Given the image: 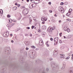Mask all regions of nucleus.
Returning <instances> with one entry per match:
<instances>
[{
    "mask_svg": "<svg viewBox=\"0 0 73 73\" xmlns=\"http://www.w3.org/2000/svg\"><path fill=\"white\" fill-rule=\"evenodd\" d=\"M9 50V48L7 47L5 48V52L7 54H9V53H10V51Z\"/></svg>",
    "mask_w": 73,
    "mask_h": 73,
    "instance_id": "1",
    "label": "nucleus"
},
{
    "mask_svg": "<svg viewBox=\"0 0 73 73\" xmlns=\"http://www.w3.org/2000/svg\"><path fill=\"white\" fill-rule=\"evenodd\" d=\"M55 29V27L51 28L50 29H49V28L48 29V31L50 34H52V30H54Z\"/></svg>",
    "mask_w": 73,
    "mask_h": 73,
    "instance_id": "2",
    "label": "nucleus"
},
{
    "mask_svg": "<svg viewBox=\"0 0 73 73\" xmlns=\"http://www.w3.org/2000/svg\"><path fill=\"white\" fill-rule=\"evenodd\" d=\"M54 41H55V43L54 44V45H56L57 44L58 41V37H56L54 39Z\"/></svg>",
    "mask_w": 73,
    "mask_h": 73,
    "instance_id": "3",
    "label": "nucleus"
},
{
    "mask_svg": "<svg viewBox=\"0 0 73 73\" xmlns=\"http://www.w3.org/2000/svg\"><path fill=\"white\" fill-rule=\"evenodd\" d=\"M28 11L27 9H23V13L24 15H26L27 14H28Z\"/></svg>",
    "mask_w": 73,
    "mask_h": 73,
    "instance_id": "4",
    "label": "nucleus"
},
{
    "mask_svg": "<svg viewBox=\"0 0 73 73\" xmlns=\"http://www.w3.org/2000/svg\"><path fill=\"white\" fill-rule=\"evenodd\" d=\"M4 37H8L9 36V32L7 31H6L3 35Z\"/></svg>",
    "mask_w": 73,
    "mask_h": 73,
    "instance_id": "5",
    "label": "nucleus"
},
{
    "mask_svg": "<svg viewBox=\"0 0 73 73\" xmlns=\"http://www.w3.org/2000/svg\"><path fill=\"white\" fill-rule=\"evenodd\" d=\"M51 66L52 67H53L54 68H57V65L55 63H53V62H51Z\"/></svg>",
    "mask_w": 73,
    "mask_h": 73,
    "instance_id": "6",
    "label": "nucleus"
},
{
    "mask_svg": "<svg viewBox=\"0 0 73 73\" xmlns=\"http://www.w3.org/2000/svg\"><path fill=\"white\" fill-rule=\"evenodd\" d=\"M39 44L40 46H42L43 45V41L42 39L40 40L39 41Z\"/></svg>",
    "mask_w": 73,
    "mask_h": 73,
    "instance_id": "7",
    "label": "nucleus"
},
{
    "mask_svg": "<svg viewBox=\"0 0 73 73\" xmlns=\"http://www.w3.org/2000/svg\"><path fill=\"white\" fill-rule=\"evenodd\" d=\"M41 20L42 21H46L47 20V19L45 17H42L41 18Z\"/></svg>",
    "mask_w": 73,
    "mask_h": 73,
    "instance_id": "8",
    "label": "nucleus"
},
{
    "mask_svg": "<svg viewBox=\"0 0 73 73\" xmlns=\"http://www.w3.org/2000/svg\"><path fill=\"white\" fill-rule=\"evenodd\" d=\"M58 53V51L57 50H54V54H53V56L54 55H57Z\"/></svg>",
    "mask_w": 73,
    "mask_h": 73,
    "instance_id": "9",
    "label": "nucleus"
},
{
    "mask_svg": "<svg viewBox=\"0 0 73 73\" xmlns=\"http://www.w3.org/2000/svg\"><path fill=\"white\" fill-rule=\"evenodd\" d=\"M32 3H30L29 5V8H33V7L32 6Z\"/></svg>",
    "mask_w": 73,
    "mask_h": 73,
    "instance_id": "10",
    "label": "nucleus"
},
{
    "mask_svg": "<svg viewBox=\"0 0 73 73\" xmlns=\"http://www.w3.org/2000/svg\"><path fill=\"white\" fill-rule=\"evenodd\" d=\"M62 9H63V10H64V9L62 7H60L58 8V10L59 11H60V12L61 11V10H62Z\"/></svg>",
    "mask_w": 73,
    "mask_h": 73,
    "instance_id": "11",
    "label": "nucleus"
},
{
    "mask_svg": "<svg viewBox=\"0 0 73 73\" xmlns=\"http://www.w3.org/2000/svg\"><path fill=\"white\" fill-rule=\"evenodd\" d=\"M32 7H36V3H32Z\"/></svg>",
    "mask_w": 73,
    "mask_h": 73,
    "instance_id": "12",
    "label": "nucleus"
},
{
    "mask_svg": "<svg viewBox=\"0 0 73 73\" xmlns=\"http://www.w3.org/2000/svg\"><path fill=\"white\" fill-rule=\"evenodd\" d=\"M72 9H70L69 10V11H68L69 14V15H71V12H72Z\"/></svg>",
    "mask_w": 73,
    "mask_h": 73,
    "instance_id": "13",
    "label": "nucleus"
},
{
    "mask_svg": "<svg viewBox=\"0 0 73 73\" xmlns=\"http://www.w3.org/2000/svg\"><path fill=\"white\" fill-rule=\"evenodd\" d=\"M36 2L35 3V4H38L39 3V1H40V0H35Z\"/></svg>",
    "mask_w": 73,
    "mask_h": 73,
    "instance_id": "14",
    "label": "nucleus"
},
{
    "mask_svg": "<svg viewBox=\"0 0 73 73\" xmlns=\"http://www.w3.org/2000/svg\"><path fill=\"white\" fill-rule=\"evenodd\" d=\"M9 23H11L12 22V19H9Z\"/></svg>",
    "mask_w": 73,
    "mask_h": 73,
    "instance_id": "15",
    "label": "nucleus"
},
{
    "mask_svg": "<svg viewBox=\"0 0 73 73\" xmlns=\"http://www.w3.org/2000/svg\"><path fill=\"white\" fill-rule=\"evenodd\" d=\"M66 31H67L68 33L70 31V30H69V29L68 28V29H67Z\"/></svg>",
    "mask_w": 73,
    "mask_h": 73,
    "instance_id": "16",
    "label": "nucleus"
},
{
    "mask_svg": "<svg viewBox=\"0 0 73 73\" xmlns=\"http://www.w3.org/2000/svg\"><path fill=\"white\" fill-rule=\"evenodd\" d=\"M61 13H63L64 12V9H62V10H60V11Z\"/></svg>",
    "mask_w": 73,
    "mask_h": 73,
    "instance_id": "17",
    "label": "nucleus"
},
{
    "mask_svg": "<svg viewBox=\"0 0 73 73\" xmlns=\"http://www.w3.org/2000/svg\"><path fill=\"white\" fill-rule=\"evenodd\" d=\"M13 10H16V9H17V7H14L13 8Z\"/></svg>",
    "mask_w": 73,
    "mask_h": 73,
    "instance_id": "18",
    "label": "nucleus"
},
{
    "mask_svg": "<svg viewBox=\"0 0 73 73\" xmlns=\"http://www.w3.org/2000/svg\"><path fill=\"white\" fill-rule=\"evenodd\" d=\"M0 13H1V14L3 13V10L1 9L0 10Z\"/></svg>",
    "mask_w": 73,
    "mask_h": 73,
    "instance_id": "19",
    "label": "nucleus"
},
{
    "mask_svg": "<svg viewBox=\"0 0 73 73\" xmlns=\"http://www.w3.org/2000/svg\"><path fill=\"white\" fill-rule=\"evenodd\" d=\"M15 25V23H12V24H10V27H13V25Z\"/></svg>",
    "mask_w": 73,
    "mask_h": 73,
    "instance_id": "20",
    "label": "nucleus"
},
{
    "mask_svg": "<svg viewBox=\"0 0 73 73\" xmlns=\"http://www.w3.org/2000/svg\"><path fill=\"white\" fill-rule=\"evenodd\" d=\"M31 48H33L34 49H35V48H36V47L34 46H31Z\"/></svg>",
    "mask_w": 73,
    "mask_h": 73,
    "instance_id": "21",
    "label": "nucleus"
},
{
    "mask_svg": "<svg viewBox=\"0 0 73 73\" xmlns=\"http://www.w3.org/2000/svg\"><path fill=\"white\" fill-rule=\"evenodd\" d=\"M66 16H69V15H69V13L68 12V13H67L66 14Z\"/></svg>",
    "mask_w": 73,
    "mask_h": 73,
    "instance_id": "22",
    "label": "nucleus"
},
{
    "mask_svg": "<svg viewBox=\"0 0 73 73\" xmlns=\"http://www.w3.org/2000/svg\"><path fill=\"white\" fill-rule=\"evenodd\" d=\"M66 28H67V27H64V29L65 30V31H66V30L67 29Z\"/></svg>",
    "mask_w": 73,
    "mask_h": 73,
    "instance_id": "23",
    "label": "nucleus"
},
{
    "mask_svg": "<svg viewBox=\"0 0 73 73\" xmlns=\"http://www.w3.org/2000/svg\"><path fill=\"white\" fill-rule=\"evenodd\" d=\"M7 17H11V15H7Z\"/></svg>",
    "mask_w": 73,
    "mask_h": 73,
    "instance_id": "24",
    "label": "nucleus"
},
{
    "mask_svg": "<svg viewBox=\"0 0 73 73\" xmlns=\"http://www.w3.org/2000/svg\"><path fill=\"white\" fill-rule=\"evenodd\" d=\"M69 58H70V57L68 56V57H67V58H66V60H68V59H69Z\"/></svg>",
    "mask_w": 73,
    "mask_h": 73,
    "instance_id": "25",
    "label": "nucleus"
},
{
    "mask_svg": "<svg viewBox=\"0 0 73 73\" xmlns=\"http://www.w3.org/2000/svg\"><path fill=\"white\" fill-rule=\"evenodd\" d=\"M59 43H60V44L62 43V41L61 40H59Z\"/></svg>",
    "mask_w": 73,
    "mask_h": 73,
    "instance_id": "26",
    "label": "nucleus"
},
{
    "mask_svg": "<svg viewBox=\"0 0 73 73\" xmlns=\"http://www.w3.org/2000/svg\"><path fill=\"white\" fill-rule=\"evenodd\" d=\"M35 28V26H32L31 27V28L32 29H33Z\"/></svg>",
    "mask_w": 73,
    "mask_h": 73,
    "instance_id": "27",
    "label": "nucleus"
},
{
    "mask_svg": "<svg viewBox=\"0 0 73 73\" xmlns=\"http://www.w3.org/2000/svg\"><path fill=\"white\" fill-rule=\"evenodd\" d=\"M62 35V33H60L59 34L60 36V37H61V36H62V35Z\"/></svg>",
    "mask_w": 73,
    "mask_h": 73,
    "instance_id": "28",
    "label": "nucleus"
},
{
    "mask_svg": "<svg viewBox=\"0 0 73 73\" xmlns=\"http://www.w3.org/2000/svg\"><path fill=\"white\" fill-rule=\"evenodd\" d=\"M60 5H64V3L63 2H61L60 3Z\"/></svg>",
    "mask_w": 73,
    "mask_h": 73,
    "instance_id": "29",
    "label": "nucleus"
},
{
    "mask_svg": "<svg viewBox=\"0 0 73 73\" xmlns=\"http://www.w3.org/2000/svg\"><path fill=\"white\" fill-rule=\"evenodd\" d=\"M44 29H46V27L45 26H44Z\"/></svg>",
    "mask_w": 73,
    "mask_h": 73,
    "instance_id": "30",
    "label": "nucleus"
},
{
    "mask_svg": "<svg viewBox=\"0 0 73 73\" xmlns=\"http://www.w3.org/2000/svg\"><path fill=\"white\" fill-rule=\"evenodd\" d=\"M29 50V48L28 47H26V50Z\"/></svg>",
    "mask_w": 73,
    "mask_h": 73,
    "instance_id": "31",
    "label": "nucleus"
},
{
    "mask_svg": "<svg viewBox=\"0 0 73 73\" xmlns=\"http://www.w3.org/2000/svg\"><path fill=\"white\" fill-rule=\"evenodd\" d=\"M68 3H67V2H65V3H64V4L65 5H68Z\"/></svg>",
    "mask_w": 73,
    "mask_h": 73,
    "instance_id": "32",
    "label": "nucleus"
},
{
    "mask_svg": "<svg viewBox=\"0 0 73 73\" xmlns=\"http://www.w3.org/2000/svg\"><path fill=\"white\" fill-rule=\"evenodd\" d=\"M67 21H71V19H67Z\"/></svg>",
    "mask_w": 73,
    "mask_h": 73,
    "instance_id": "33",
    "label": "nucleus"
},
{
    "mask_svg": "<svg viewBox=\"0 0 73 73\" xmlns=\"http://www.w3.org/2000/svg\"><path fill=\"white\" fill-rule=\"evenodd\" d=\"M32 20H30V22H29V23L30 24H31V21H32Z\"/></svg>",
    "mask_w": 73,
    "mask_h": 73,
    "instance_id": "34",
    "label": "nucleus"
},
{
    "mask_svg": "<svg viewBox=\"0 0 73 73\" xmlns=\"http://www.w3.org/2000/svg\"><path fill=\"white\" fill-rule=\"evenodd\" d=\"M49 12H50V13H52V11L50 10L49 11Z\"/></svg>",
    "mask_w": 73,
    "mask_h": 73,
    "instance_id": "35",
    "label": "nucleus"
},
{
    "mask_svg": "<svg viewBox=\"0 0 73 73\" xmlns=\"http://www.w3.org/2000/svg\"><path fill=\"white\" fill-rule=\"evenodd\" d=\"M48 4H49V5H51V2H48Z\"/></svg>",
    "mask_w": 73,
    "mask_h": 73,
    "instance_id": "36",
    "label": "nucleus"
},
{
    "mask_svg": "<svg viewBox=\"0 0 73 73\" xmlns=\"http://www.w3.org/2000/svg\"><path fill=\"white\" fill-rule=\"evenodd\" d=\"M27 29H30V27H27L26 28Z\"/></svg>",
    "mask_w": 73,
    "mask_h": 73,
    "instance_id": "37",
    "label": "nucleus"
},
{
    "mask_svg": "<svg viewBox=\"0 0 73 73\" xmlns=\"http://www.w3.org/2000/svg\"><path fill=\"white\" fill-rule=\"evenodd\" d=\"M70 73H73V72H72V70H70Z\"/></svg>",
    "mask_w": 73,
    "mask_h": 73,
    "instance_id": "38",
    "label": "nucleus"
},
{
    "mask_svg": "<svg viewBox=\"0 0 73 73\" xmlns=\"http://www.w3.org/2000/svg\"><path fill=\"white\" fill-rule=\"evenodd\" d=\"M48 70H49V69L48 68L46 69V71H47V72H48Z\"/></svg>",
    "mask_w": 73,
    "mask_h": 73,
    "instance_id": "39",
    "label": "nucleus"
},
{
    "mask_svg": "<svg viewBox=\"0 0 73 73\" xmlns=\"http://www.w3.org/2000/svg\"><path fill=\"white\" fill-rule=\"evenodd\" d=\"M38 32H40V30L38 29Z\"/></svg>",
    "mask_w": 73,
    "mask_h": 73,
    "instance_id": "40",
    "label": "nucleus"
},
{
    "mask_svg": "<svg viewBox=\"0 0 73 73\" xmlns=\"http://www.w3.org/2000/svg\"><path fill=\"white\" fill-rule=\"evenodd\" d=\"M50 40H51V41H52V40H53V38H50Z\"/></svg>",
    "mask_w": 73,
    "mask_h": 73,
    "instance_id": "41",
    "label": "nucleus"
},
{
    "mask_svg": "<svg viewBox=\"0 0 73 73\" xmlns=\"http://www.w3.org/2000/svg\"><path fill=\"white\" fill-rule=\"evenodd\" d=\"M46 45H47V46L48 47V46H49V44H47Z\"/></svg>",
    "mask_w": 73,
    "mask_h": 73,
    "instance_id": "42",
    "label": "nucleus"
},
{
    "mask_svg": "<svg viewBox=\"0 0 73 73\" xmlns=\"http://www.w3.org/2000/svg\"><path fill=\"white\" fill-rule=\"evenodd\" d=\"M60 56H65V54H60Z\"/></svg>",
    "mask_w": 73,
    "mask_h": 73,
    "instance_id": "43",
    "label": "nucleus"
},
{
    "mask_svg": "<svg viewBox=\"0 0 73 73\" xmlns=\"http://www.w3.org/2000/svg\"><path fill=\"white\" fill-rule=\"evenodd\" d=\"M25 36H28V34H25Z\"/></svg>",
    "mask_w": 73,
    "mask_h": 73,
    "instance_id": "44",
    "label": "nucleus"
},
{
    "mask_svg": "<svg viewBox=\"0 0 73 73\" xmlns=\"http://www.w3.org/2000/svg\"><path fill=\"white\" fill-rule=\"evenodd\" d=\"M48 41H47L46 43V44H48Z\"/></svg>",
    "mask_w": 73,
    "mask_h": 73,
    "instance_id": "45",
    "label": "nucleus"
},
{
    "mask_svg": "<svg viewBox=\"0 0 73 73\" xmlns=\"http://www.w3.org/2000/svg\"><path fill=\"white\" fill-rule=\"evenodd\" d=\"M41 73H45V72L44 71H42Z\"/></svg>",
    "mask_w": 73,
    "mask_h": 73,
    "instance_id": "46",
    "label": "nucleus"
},
{
    "mask_svg": "<svg viewBox=\"0 0 73 73\" xmlns=\"http://www.w3.org/2000/svg\"><path fill=\"white\" fill-rule=\"evenodd\" d=\"M42 35H43V37H44V36L45 35V34H42Z\"/></svg>",
    "mask_w": 73,
    "mask_h": 73,
    "instance_id": "47",
    "label": "nucleus"
},
{
    "mask_svg": "<svg viewBox=\"0 0 73 73\" xmlns=\"http://www.w3.org/2000/svg\"><path fill=\"white\" fill-rule=\"evenodd\" d=\"M13 22H16V20H13Z\"/></svg>",
    "mask_w": 73,
    "mask_h": 73,
    "instance_id": "48",
    "label": "nucleus"
},
{
    "mask_svg": "<svg viewBox=\"0 0 73 73\" xmlns=\"http://www.w3.org/2000/svg\"><path fill=\"white\" fill-rule=\"evenodd\" d=\"M39 49H38V48H36V50H38Z\"/></svg>",
    "mask_w": 73,
    "mask_h": 73,
    "instance_id": "49",
    "label": "nucleus"
},
{
    "mask_svg": "<svg viewBox=\"0 0 73 73\" xmlns=\"http://www.w3.org/2000/svg\"><path fill=\"white\" fill-rule=\"evenodd\" d=\"M10 36H13V35H12V34H11L10 35Z\"/></svg>",
    "mask_w": 73,
    "mask_h": 73,
    "instance_id": "50",
    "label": "nucleus"
},
{
    "mask_svg": "<svg viewBox=\"0 0 73 73\" xmlns=\"http://www.w3.org/2000/svg\"><path fill=\"white\" fill-rule=\"evenodd\" d=\"M70 54H72V51H70Z\"/></svg>",
    "mask_w": 73,
    "mask_h": 73,
    "instance_id": "51",
    "label": "nucleus"
},
{
    "mask_svg": "<svg viewBox=\"0 0 73 73\" xmlns=\"http://www.w3.org/2000/svg\"><path fill=\"white\" fill-rule=\"evenodd\" d=\"M54 16H56V17H57V15H56V14H55L54 15Z\"/></svg>",
    "mask_w": 73,
    "mask_h": 73,
    "instance_id": "52",
    "label": "nucleus"
},
{
    "mask_svg": "<svg viewBox=\"0 0 73 73\" xmlns=\"http://www.w3.org/2000/svg\"><path fill=\"white\" fill-rule=\"evenodd\" d=\"M29 0H27V2H29Z\"/></svg>",
    "mask_w": 73,
    "mask_h": 73,
    "instance_id": "53",
    "label": "nucleus"
},
{
    "mask_svg": "<svg viewBox=\"0 0 73 73\" xmlns=\"http://www.w3.org/2000/svg\"><path fill=\"white\" fill-rule=\"evenodd\" d=\"M11 42H12V43H13V40H11Z\"/></svg>",
    "mask_w": 73,
    "mask_h": 73,
    "instance_id": "54",
    "label": "nucleus"
},
{
    "mask_svg": "<svg viewBox=\"0 0 73 73\" xmlns=\"http://www.w3.org/2000/svg\"><path fill=\"white\" fill-rule=\"evenodd\" d=\"M15 5H17V3H15Z\"/></svg>",
    "mask_w": 73,
    "mask_h": 73,
    "instance_id": "55",
    "label": "nucleus"
},
{
    "mask_svg": "<svg viewBox=\"0 0 73 73\" xmlns=\"http://www.w3.org/2000/svg\"><path fill=\"white\" fill-rule=\"evenodd\" d=\"M32 55H33V52H32Z\"/></svg>",
    "mask_w": 73,
    "mask_h": 73,
    "instance_id": "56",
    "label": "nucleus"
},
{
    "mask_svg": "<svg viewBox=\"0 0 73 73\" xmlns=\"http://www.w3.org/2000/svg\"><path fill=\"white\" fill-rule=\"evenodd\" d=\"M32 36V35L31 34H30V36Z\"/></svg>",
    "mask_w": 73,
    "mask_h": 73,
    "instance_id": "57",
    "label": "nucleus"
},
{
    "mask_svg": "<svg viewBox=\"0 0 73 73\" xmlns=\"http://www.w3.org/2000/svg\"><path fill=\"white\" fill-rule=\"evenodd\" d=\"M53 60L52 58H51L50 59V60Z\"/></svg>",
    "mask_w": 73,
    "mask_h": 73,
    "instance_id": "58",
    "label": "nucleus"
},
{
    "mask_svg": "<svg viewBox=\"0 0 73 73\" xmlns=\"http://www.w3.org/2000/svg\"><path fill=\"white\" fill-rule=\"evenodd\" d=\"M44 23H45V22H42V24H44Z\"/></svg>",
    "mask_w": 73,
    "mask_h": 73,
    "instance_id": "59",
    "label": "nucleus"
},
{
    "mask_svg": "<svg viewBox=\"0 0 73 73\" xmlns=\"http://www.w3.org/2000/svg\"><path fill=\"white\" fill-rule=\"evenodd\" d=\"M59 23H60L61 22V20H60L59 21Z\"/></svg>",
    "mask_w": 73,
    "mask_h": 73,
    "instance_id": "60",
    "label": "nucleus"
},
{
    "mask_svg": "<svg viewBox=\"0 0 73 73\" xmlns=\"http://www.w3.org/2000/svg\"><path fill=\"white\" fill-rule=\"evenodd\" d=\"M34 20L36 21V19H34Z\"/></svg>",
    "mask_w": 73,
    "mask_h": 73,
    "instance_id": "61",
    "label": "nucleus"
},
{
    "mask_svg": "<svg viewBox=\"0 0 73 73\" xmlns=\"http://www.w3.org/2000/svg\"><path fill=\"white\" fill-rule=\"evenodd\" d=\"M73 59V57H72V59Z\"/></svg>",
    "mask_w": 73,
    "mask_h": 73,
    "instance_id": "62",
    "label": "nucleus"
},
{
    "mask_svg": "<svg viewBox=\"0 0 73 73\" xmlns=\"http://www.w3.org/2000/svg\"><path fill=\"white\" fill-rule=\"evenodd\" d=\"M31 1H32L33 0H30Z\"/></svg>",
    "mask_w": 73,
    "mask_h": 73,
    "instance_id": "63",
    "label": "nucleus"
},
{
    "mask_svg": "<svg viewBox=\"0 0 73 73\" xmlns=\"http://www.w3.org/2000/svg\"><path fill=\"white\" fill-rule=\"evenodd\" d=\"M72 57H73V54H72Z\"/></svg>",
    "mask_w": 73,
    "mask_h": 73,
    "instance_id": "64",
    "label": "nucleus"
}]
</instances>
